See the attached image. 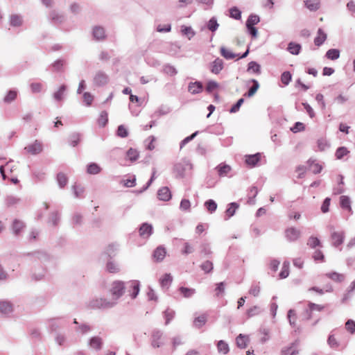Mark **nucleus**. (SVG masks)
<instances>
[{
  "mask_svg": "<svg viewBox=\"0 0 355 355\" xmlns=\"http://www.w3.org/2000/svg\"><path fill=\"white\" fill-rule=\"evenodd\" d=\"M128 291L130 297L135 299L137 297L139 292V282L138 280H130L123 282L121 280L113 281L110 285V293L112 300L118 302L123 293Z\"/></svg>",
  "mask_w": 355,
  "mask_h": 355,
  "instance_id": "nucleus-1",
  "label": "nucleus"
},
{
  "mask_svg": "<svg viewBox=\"0 0 355 355\" xmlns=\"http://www.w3.org/2000/svg\"><path fill=\"white\" fill-rule=\"evenodd\" d=\"M118 302L115 300H107L103 297H96L89 302L88 306L92 309H111L116 306Z\"/></svg>",
  "mask_w": 355,
  "mask_h": 355,
  "instance_id": "nucleus-2",
  "label": "nucleus"
},
{
  "mask_svg": "<svg viewBox=\"0 0 355 355\" xmlns=\"http://www.w3.org/2000/svg\"><path fill=\"white\" fill-rule=\"evenodd\" d=\"M151 345L154 348H158L164 345L163 333L158 329H154L151 336Z\"/></svg>",
  "mask_w": 355,
  "mask_h": 355,
  "instance_id": "nucleus-3",
  "label": "nucleus"
},
{
  "mask_svg": "<svg viewBox=\"0 0 355 355\" xmlns=\"http://www.w3.org/2000/svg\"><path fill=\"white\" fill-rule=\"evenodd\" d=\"M174 170L177 171L180 177H183L185 175L186 171L192 170V164L189 160L183 159L174 166Z\"/></svg>",
  "mask_w": 355,
  "mask_h": 355,
  "instance_id": "nucleus-4",
  "label": "nucleus"
},
{
  "mask_svg": "<svg viewBox=\"0 0 355 355\" xmlns=\"http://www.w3.org/2000/svg\"><path fill=\"white\" fill-rule=\"evenodd\" d=\"M92 34L94 40L96 42H103L106 39L105 30L101 25H95L92 27Z\"/></svg>",
  "mask_w": 355,
  "mask_h": 355,
  "instance_id": "nucleus-5",
  "label": "nucleus"
},
{
  "mask_svg": "<svg viewBox=\"0 0 355 355\" xmlns=\"http://www.w3.org/2000/svg\"><path fill=\"white\" fill-rule=\"evenodd\" d=\"M284 234L286 241L293 242L300 238L301 232L295 227H290L285 230Z\"/></svg>",
  "mask_w": 355,
  "mask_h": 355,
  "instance_id": "nucleus-6",
  "label": "nucleus"
},
{
  "mask_svg": "<svg viewBox=\"0 0 355 355\" xmlns=\"http://www.w3.org/2000/svg\"><path fill=\"white\" fill-rule=\"evenodd\" d=\"M49 18L53 24L60 25L65 21L66 17L64 14L56 10H52L49 15Z\"/></svg>",
  "mask_w": 355,
  "mask_h": 355,
  "instance_id": "nucleus-7",
  "label": "nucleus"
},
{
  "mask_svg": "<svg viewBox=\"0 0 355 355\" xmlns=\"http://www.w3.org/2000/svg\"><path fill=\"white\" fill-rule=\"evenodd\" d=\"M109 81V76L102 71H97L94 76L93 82L96 86H103L107 84Z\"/></svg>",
  "mask_w": 355,
  "mask_h": 355,
  "instance_id": "nucleus-8",
  "label": "nucleus"
},
{
  "mask_svg": "<svg viewBox=\"0 0 355 355\" xmlns=\"http://www.w3.org/2000/svg\"><path fill=\"white\" fill-rule=\"evenodd\" d=\"M24 150L31 155H37L42 152L43 150V145L41 141L39 140H35V141L31 144H28Z\"/></svg>",
  "mask_w": 355,
  "mask_h": 355,
  "instance_id": "nucleus-9",
  "label": "nucleus"
},
{
  "mask_svg": "<svg viewBox=\"0 0 355 355\" xmlns=\"http://www.w3.org/2000/svg\"><path fill=\"white\" fill-rule=\"evenodd\" d=\"M224 67V62L220 58H216L211 63L209 64V70L213 74H220Z\"/></svg>",
  "mask_w": 355,
  "mask_h": 355,
  "instance_id": "nucleus-10",
  "label": "nucleus"
},
{
  "mask_svg": "<svg viewBox=\"0 0 355 355\" xmlns=\"http://www.w3.org/2000/svg\"><path fill=\"white\" fill-rule=\"evenodd\" d=\"M87 345L96 351L101 350L103 345V339L99 336H94L88 340Z\"/></svg>",
  "mask_w": 355,
  "mask_h": 355,
  "instance_id": "nucleus-11",
  "label": "nucleus"
},
{
  "mask_svg": "<svg viewBox=\"0 0 355 355\" xmlns=\"http://www.w3.org/2000/svg\"><path fill=\"white\" fill-rule=\"evenodd\" d=\"M153 232V225L147 223H143L139 228V234L143 239H148Z\"/></svg>",
  "mask_w": 355,
  "mask_h": 355,
  "instance_id": "nucleus-12",
  "label": "nucleus"
},
{
  "mask_svg": "<svg viewBox=\"0 0 355 355\" xmlns=\"http://www.w3.org/2000/svg\"><path fill=\"white\" fill-rule=\"evenodd\" d=\"M13 312V304L6 300H0V313L8 315Z\"/></svg>",
  "mask_w": 355,
  "mask_h": 355,
  "instance_id": "nucleus-13",
  "label": "nucleus"
},
{
  "mask_svg": "<svg viewBox=\"0 0 355 355\" xmlns=\"http://www.w3.org/2000/svg\"><path fill=\"white\" fill-rule=\"evenodd\" d=\"M345 239L344 232H334L331 233V240L333 241V245L336 248L342 245Z\"/></svg>",
  "mask_w": 355,
  "mask_h": 355,
  "instance_id": "nucleus-14",
  "label": "nucleus"
},
{
  "mask_svg": "<svg viewBox=\"0 0 355 355\" xmlns=\"http://www.w3.org/2000/svg\"><path fill=\"white\" fill-rule=\"evenodd\" d=\"M24 24V17L19 14H12L9 17L10 26L17 28L22 26Z\"/></svg>",
  "mask_w": 355,
  "mask_h": 355,
  "instance_id": "nucleus-15",
  "label": "nucleus"
},
{
  "mask_svg": "<svg viewBox=\"0 0 355 355\" xmlns=\"http://www.w3.org/2000/svg\"><path fill=\"white\" fill-rule=\"evenodd\" d=\"M157 198L159 200L166 202L171 200V193L168 187H163L157 191Z\"/></svg>",
  "mask_w": 355,
  "mask_h": 355,
  "instance_id": "nucleus-16",
  "label": "nucleus"
},
{
  "mask_svg": "<svg viewBox=\"0 0 355 355\" xmlns=\"http://www.w3.org/2000/svg\"><path fill=\"white\" fill-rule=\"evenodd\" d=\"M119 250V245L116 243L110 244L107 248L105 249L103 255H105L110 259L114 257L117 254V252Z\"/></svg>",
  "mask_w": 355,
  "mask_h": 355,
  "instance_id": "nucleus-17",
  "label": "nucleus"
},
{
  "mask_svg": "<svg viewBox=\"0 0 355 355\" xmlns=\"http://www.w3.org/2000/svg\"><path fill=\"white\" fill-rule=\"evenodd\" d=\"M203 89V85L200 81L190 82L188 90L191 94H198Z\"/></svg>",
  "mask_w": 355,
  "mask_h": 355,
  "instance_id": "nucleus-18",
  "label": "nucleus"
},
{
  "mask_svg": "<svg viewBox=\"0 0 355 355\" xmlns=\"http://www.w3.org/2000/svg\"><path fill=\"white\" fill-rule=\"evenodd\" d=\"M25 226L26 225L24 221L19 219H15L12 225V230L15 236H17L19 235V234H21L22 230L24 229Z\"/></svg>",
  "mask_w": 355,
  "mask_h": 355,
  "instance_id": "nucleus-19",
  "label": "nucleus"
},
{
  "mask_svg": "<svg viewBox=\"0 0 355 355\" xmlns=\"http://www.w3.org/2000/svg\"><path fill=\"white\" fill-rule=\"evenodd\" d=\"M215 170H216L220 177H226L231 172L232 168L230 165L221 163L215 168Z\"/></svg>",
  "mask_w": 355,
  "mask_h": 355,
  "instance_id": "nucleus-20",
  "label": "nucleus"
},
{
  "mask_svg": "<svg viewBox=\"0 0 355 355\" xmlns=\"http://www.w3.org/2000/svg\"><path fill=\"white\" fill-rule=\"evenodd\" d=\"M26 256L30 258V259H38L40 261H44L49 259L48 254L42 251H35L32 253L27 254Z\"/></svg>",
  "mask_w": 355,
  "mask_h": 355,
  "instance_id": "nucleus-21",
  "label": "nucleus"
},
{
  "mask_svg": "<svg viewBox=\"0 0 355 355\" xmlns=\"http://www.w3.org/2000/svg\"><path fill=\"white\" fill-rule=\"evenodd\" d=\"M239 208V205L235 202H232L227 205V208L225 210V220L230 219V217L233 216L237 210Z\"/></svg>",
  "mask_w": 355,
  "mask_h": 355,
  "instance_id": "nucleus-22",
  "label": "nucleus"
},
{
  "mask_svg": "<svg viewBox=\"0 0 355 355\" xmlns=\"http://www.w3.org/2000/svg\"><path fill=\"white\" fill-rule=\"evenodd\" d=\"M67 86L65 85H62L60 86L59 89L53 94V98L57 102H60L64 98V95L67 91Z\"/></svg>",
  "mask_w": 355,
  "mask_h": 355,
  "instance_id": "nucleus-23",
  "label": "nucleus"
},
{
  "mask_svg": "<svg viewBox=\"0 0 355 355\" xmlns=\"http://www.w3.org/2000/svg\"><path fill=\"white\" fill-rule=\"evenodd\" d=\"M260 157L261 155L259 153L254 155H248L245 156V162L248 166L254 167L258 162L260 161Z\"/></svg>",
  "mask_w": 355,
  "mask_h": 355,
  "instance_id": "nucleus-24",
  "label": "nucleus"
},
{
  "mask_svg": "<svg viewBox=\"0 0 355 355\" xmlns=\"http://www.w3.org/2000/svg\"><path fill=\"white\" fill-rule=\"evenodd\" d=\"M340 206H341L342 209H345L349 211L351 214H353L352 208L351 206V200L348 196H342L340 197Z\"/></svg>",
  "mask_w": 355,
  "mask_h": 355,
  "instance_id": "nucleus-25",
  "label": "nucleus"
},
{
  "mask_svg": "<svg viewBox=\"0 0 355 355\" xmlns=\"http://www.w3.org/2000/svg\"><path fill=\"white\" fill-rule=\"evenodd\" d=\"M287 51L293 55H297L300 53L302 46L299 43L295 42H290L287 45Z\"/></svg>",
  "mask_w": 355,
  "mask_h": 355,
  "instance_id": "nucleus-26",
  "label": "nucleus"
},
{
  "mask_svg": "<svg viewBox=\"0 0 355 355\" xmlns=\"http://www.w3.org/2000/svg\"><path fill=\"white\" fill-rule=\"evenodd\" d=\"M166 256V249L163 246L157 247L153 252V257L156 261H162Z\"/></svg>",
  "mask_w": 355,
  "mask_h": 355,
  "instance_id": "nucleus-27",
  "label": "nucleus"
},
{
  "mask_svg": "<svg viewBox=\"0 0 355 355\" xmlns=\"http://www.w3.org/2000/svg\"><path fill=\"white\" fill-rule=\"evenodd\" d=\"M327 35L325 32L321 28H319L318 31V35L315 38V40H313V42H315V44L318 46H321L323 43L325 42L327 40Z\"/></svg>",
  "mask_w": 355,
  "mask_h": 355,
  "instance_id": "nucleus-28",
  "label": "nucleus"
},
{
  "mask_svg": "<svg viewBox=\"0 0 355 355\" xmlns=\"http://www.w3.org/2000/svg\"><path fill=\"white\" fill-rule=\"evenodd\" d=\"M173 281V277L170 273H165L160 279V284L162 288L168 289Z\"/></svg>",
  "mask_w": 355,
  "mask_h": 355,
  "instance_id": "nucleus-29",
  "label": "nucleus"
},
{
  "mask_svg": "<svg viewBox=\"0 0 355 355\" xmlns=\"http://www.w3.org/2000/svg\"><path fill=\"white\" fill-rule=\"evenodd\" d=\"M17 96V91L15 89L8 91L6 95L3 98V101L6 104L12 103Z\"/></svg>",
  "mask_w": 355,
  "mask_h": 355,
  "instance_id": "nucleus-30",
  "label": "nucleus"
},
{
  "mask_svg": "<svg viewBox=\"0 0 355 355\" xmlns=\"http://www.w3.org/2000/svg\"><path fill=\"white\" fill-rule=\"evenodd\" d=\"M320 0H306L304 1L305 7L311 11L318 10L320 8Z\"/></svg>",
  "mask_w": 355,
  "mask_h": 355,
  "instance_id": "nucleus-31",
  "label": "nucleus"
},
{
  "mask_svg": "<svg viewBox=\"0 0 355 355\" xmlns=\"http://www.w3.org/2000/svg\"><path fill=\"white\" fill-rule=\"evenodd\" d=\"M248 342L249 338L248 336L240 334L236 338V344H237L238 347L241 349L246 348Z\"/></svg>",
  "mask_w": 355,
  "mask_h": 355,
  "instance_id": "nucleus-32",
  "label": "nucleus"
},
{
  "mask_svg": "<svg viewBox=\"0 0 355 355\" xmlns=\"http://www.w3.org/2000/svg\"><path fill=\"white\" fill-rule=\"evenodd\" d=\"M251 82L252 83V86L249 89L248 92L245 93V94H244V96H246L248 98H251L254 96L259 87L258 80L252 79L251 80Z\"/></svg>",
  "mask_w": 355,
  "mask_h": 355,
  "instance_id": "nucleus-33",
  "label": "nucleus"
},
{
  "mask_svg": "<svg viewBox=\"0 0 355 355\" xmlns=\"http://www.w3.org/2000/svg\"><path fill=\"white\" fill-rule=\"evenodd\" d=\"M21 202V200L13 195H9L6 198V204L7 207H14Z\"/></svg>",
  "mask_w": 355,
  "mask_h": 355,
  "instance_id": "nucleus-34",
  "label": "nucleus"
},
{
  "mask_svg": "<svg viewBox=\"0 0 355 355\" xmlns=\"http://www.w3.org/2000/svg\"><path fill=\"white\" fill-rule=\"evenodd\" d=\"M101 171L100 166L94 162L90 163L87 166V173L91 175H96Z\"/></svg>",
  "mask_w": 355,
  "mask_h": 355,
  "instance_id": "nucleus-35",
  "label": "nucleus"
},
{
  "mask_svg": "<svg viewBox=\"0 0 355 355\" xmlns=\"http://www.w3.org/2000/svg\"><path fill=\"white\" fill-rule=\"evenodd\" d=\"M105 269L110 272H118L120 271L119 265L112 260L107 261V265H105Z\"/></svg>",
  "mask_w": 355,
  "mask_h": 355,
  "instance_id": "nucleus-36",
  "label": "nucleus"
},
{
  "mask_svg": "<svg viewBox=\"0 0 355 355\" xmlns=\"http://www.w3.org/2000/svg\"><path fill=\"white\" fill-rule=\"evenodd\" d=\"M179 291L182 297L186 298H189L195 295L196 289L195 288H189L186 287H180L179 288Z\"/></svg>",
  "mask_w": 355,
  "mask_h": 355,
  "instance_id": "nucleus-37",
  "label": "nucleus"
},
{
  "mask_svg": "<svg viewBox=\"0 0 355 355\" xmlns=\"http://www.w3.org/2000/svg\"><path fill=\"white\" fill-rule=\"evenodd\" d=\"M326 276L330 279H332L337 282H343L345 279V276L343 274H340L336 272H328L326 274Z\"/></svg>",
  "mask_w": 355,
  "mask_h": 355,
  "instance_id": "nucleus-38",
  "label": "nucleus"
},
{
  "mask_svg": "<svg viewBox=\"0 0 355 355\" xmlns=\"http://www.w3.org/2000/svg\"><path fill=\"white\" fill-rule=\"evenodd\" d=\"M218 27V24L216 17H212L207 23V28L209 31L214 33Z\"/></svg>",
  "mask_w": 355,
  "mask_h": 355,
  "instance_id": "nucleus-39",
  "label": "nucleus"
},
{
  "mask_svg": "<svg viewBox=\"0 0 355 355\" xmlns=\"http://www.w3.org/2000/svg\"><path fill=\"white\" fill-rule=\"evenodd\" d=\"M308 164L309 166V168L313 173L318 174L320 173L322 170V166L320 164L311 159H309L308 161Z\"/></svg>",
  "mask_w": 355,
  "mask_h": 355,
  "instance_id": "nucleus-40",
  "label": "nucleus"
},
{
  "mask_svg": "<svg viewBox=\"0 0 355 355\" xmlns=\"http://www.w3.org/2000/svg\"><path fill=\"white\" fill-rule=\"evenodd\" d=\"M325 56L329 60H335L339 58L340 51L338 49H329L327 51Z\"/></svg>",
  "mask_w": 355,
  "mask_h": 355,
  "instance_id": "nucleus-41",
  "label": "nucleus"
},
{
  "mask_svg": "<svg viewBox=\"0 0 355 355\" xmlns=\"http://www.w3.org/2000/svg\"><path fill=\"white\" fill-rule=\"evenodd\" d=\"M60 220V215L58 211H53L51 213L49 218L48 223L50 225L57 226Z\"/></svg>",
  "mask_w": 355,
  "mask_h": 355,
  "instance_id": "nucleus-42",
  "label": "nucleus"
},
{
  "mask_svg": "<svg viewBox=\"0 0 355 355\" xmlns=\"http://www.w3.org/2000/svg\"><path fill=\"white\" fill-rule=\"evenodd\" d=\"M290 262L285 261L282 266V271L279 274L281 279H285L289 275Z\"/></svg>",
  "mask_w": 355,
  "mask_h": 355,
  "instance_id": "nucleus-43",
  "label": "nucleus"
},
{
  "mask_svg": "<svg viewBox=\"0 0 355 355\" xmlns=\"http://www.w3.org/2000/svg\"><path fill=\"white\" fill-rule=\"evenodd\" d=\"M206 322H207V315L206 314L200 315L195 318L194 326L199 329L201 327H203L205 324Z\"/></svg>",
  "mask_w": 355,
  "mask_h": 355,
  "instance_id": "nucleus-44",
  "label": "nucleus"
},
{
  "mask_svg": "<svg viewBox=\"0 0 355 355\" xmlns=\"http://www.w3.org/2000/svg\"><path fill=\"white\" fill-rule=\"evenodd\" d=\"M181 33L183 35L187 36L189 40H191L193 35H196V33L193 30H192L191 26H182L181 27Z\"/></svg>",
  "mask_w": 355,
  "mask_h": 355,
  "instance_id": "nucleus-45",
  "label": "nucleus"
},
{
  "mask_svg": "<svg viewBox=\"0 0 355 355\" xmlns=\"http://www.w3.org/2000/svg\"><path fill=\"white\" fill-rule=\"evenodd\" d=\"M217 350L219 353H223L225 354L230 352V347L223 340H220L217 343Z\"/></svg>",
  "mask_w": 355,
  "mask_h": 355,
  "instance_id": "nucleus-46",
  "label": "nucleus"
},
{
  "mask_svg": "<svg viewBox=\"0 0 355 355\" xmlns=\"http://www.w3.org/2000/svg\"><path fill=\"white\" fill-rule=\"evenodd\" d=\"M108 122V114L107 112L103 111L101 112L99 119L97 120V123L100 127L103 128Z\"/></svg>",
  "mask_w": 355,
  "mask_h": 355,
  "instance_id": "nucleus-47",
  "label": "nucleus"
},
{
  "mask_svg": "<svg viewBox=\"0 0 355 355\" xmlns=\"http://www.w3.org/2000/svg\"><path fill=\"white\" fill-rule=\"evenodd\" d=\"M248 71H252V73L259 74L260 73V65L255 61H251L248 64Z\"/></svg>",
  "mask_w": 355,
  "mask_h": 355,
  "instance_id": "nucleus-48",
  "label": "nucleus"
},
{
  "mask_svg": "<svg viewBox=\"0 0 355 355\" xmlns=\"http://www.w3.org/2000/svg\"><path fill=\"white\" fill-rule=\"evenodd\" d=\"M163 72L171 76L178 74V70L173 65L165 64L163 66Z\"/></svg>",
  "mask_w": 355,
  "mask_h": 355,
  "instance_id": "nucleus-49",
  "label": "nucleus"
},
{
  "mask_svg": "<svg viewBox=\"0 0 355 355\" xmlns=\"http://www.w3.org/2000/svg\"><path fill=\"white\" fill-rule=\"evenodd\" d=\"M126 156L131 162H135L139 157V153L136 149L130 148L126 153Z\"/></svg>",
  "mask_w": 355,
  "mask_h": 355,
  "instance_id": "nucleus-50",
  "label": "nucleus"
},
{
  "mask_svg": "<svg viewBox=\"0 0 355 355\" xmlns=\"http://www.w3.org/2000/svg\"><path fill=\"white\" fill-rule=\"evenodd\" d=\"M65 64V61L62 59H58L52 64V68L54 71L60 72L62 70L63 66Z\"/></svg>",
  "mask_w": 355,
  "mask_h": 355,
  "instance_id": "nucleus-51",
  "label": "nucleus"
},
{
  "mask_svg": "<svg viewBox=\"0 0 355 355\" xmlns=\"http://www.w3.org/2000/svg\"><path fill=\"white\" fill-rule=\"evenodd\" d=\"M220 53L223 57H224L227 60H231L234 58H236V54L232 53L231 51L227 49L225 47H221Z\"/></svg>",
  "mask_w": 355,
  "mask_h": 355,
  "instance_id": "nucleus-52",
  "label": "nucleus"
},
{
  "mask_svg": "<svg viewBox=\"0 0 355 355\" xmlns=\"http://www.w3.org/2000/svg\"><path fill=\"white\" fill-rule=\"evenodd\" d=\"M261 313V308L259 306L255 305L254 306H252L251 308H250L248 310L247 315H248V318H252V317H254L255 315L260 314Z\"/></svg>",
  "mask_w": 355,
  "mask_h": 355,
  "instance_id": "nucleus-53",
  "label": "nucleus"
},
{
  "mask_svg": "<svg viewBox=\"0 0 355 355\" xmlns=\"http://www.w3.org/2000/svg\"><path fill=\"white\" fill-rule=\"evenodd\" d=\"M307 245L312 249H315L318 246H321L320 240L315 236H310Z\"/></svg>",
  "mask_w": 355,
  "mask_h": 355,
  "instance_id": "nucleus-54",
  "label": "nucleus"
},
{
  "mask_svg": "<svg viewBox=\"0 0 355 355\" xmlns=\"http://www.w3.org/2000/svg\"><path fill=\"white\" fill-rule=\"evenodd\" d=\"M58 185L60 188L64 187L67 184V177L62 173H59L57 176Z\"/></svg>",
  "mask_w": 355,
  "mask_h": 355,
  "instance_id": "nucleus-55",
  "label": "nucleus"
},
{
  "mask_svg": "<svg viewBox=\"0 0 355 355\" xmlns=\"http://www.w3.org/2000/svg\"><path fill=\"white\" fill-rule=\"evenodd\" d=\"M205 206L209 213H214L217 209V204L213 200L205 201Z\"/></svg>",
  "mask_w": 355,
  "mask_h": 355,
  "instance_id": "nucleus-56",
  "label": "nucleus"
},
{
  "mask_svg": "<svg viewBox=\"0 0 355 355\" xmlns=\"http://www.w3.org/2000/svg\"><path fill=\"white\" fill-rule=\"evenodd\" d=\"M202 270L205 272H211L214 269V265L211 261H206L200 266Z\"/></svg>",
  "mask_w": 355,
  "mask_h": 355,
  "instance_id": "nucleus-57",
  "label": "nucleus"
},
{
  "mask_svg": "<svg viewBox=\"0 0 355 355\" xmlns=\"http://www.w3.org/2000/svg\"><path fill=\"white\" fill-rule=\"evenodd\" d=\"M258 193V189L257 187H252L250 189L249 194L251 195V196H249L248 198V203L250 205H253L255 203L254 198H256L257 195Z\"/></svg>",
  "mask_w": 355,
  "mask_h": 355,
  "instance_id": "nucleus-58",
  "label": "nucleus"
},
{
  "mask_svg": "<svg viewBox=\"0 0 355 355\" xmlns=\"http://www.w3.org/2000/svg\"><path fill=\"white\" fill-rule=\"evenodd\" d=\"M30 87L33 94L40 93L43 89V85L40 82H33L31 84Z\"/></svg>",
  "mask_w": 355,
  "mask_h": 355,
  "instance_id": "nucleus-59",
  "label": "nucleus"
},
{
  "mask_svg": "<svg viewBox=\"0 0 355 355\" xmlns=\"http://www.w3.org/2000/svg\"><path fill=\"white\" fill-rule=\"evenodd\" d=\"M73 190L75 198H80L83 197V193L85 192L84 187L81 186L74 185L73 186Z\"/></svg>",
  "mask_w": 355,
  "mask_h": 355,
  "instance_id": "nucleus-60",
  "label": "nucleus"
},
{
  "mask_svg": "<svg viewBox=\"0 0 355 355\" xmlns=\"http://www.w3.org/2000/svg\"><path fill=\"white\" fill-rule=\"evenodd\" d=\"M259 22V17L257 15H251L248 17L246 21V26H255Z\"/></svg>",
  "mask_w": 355,
  "mask_h": 355,
  "instance_id": "nucleus-61",
  "label": "nucleus"
},
{
  "mask_svg": "<svg viewBox=\"0 0 355 355\" xmlns=\"http://www.w3.org/2000/svg\"><path fill=\"white\" fill-rule=\"evenodd\" d=\"M291 79L292 75L289 71H285L281 76V80L284 85H288Z\"/></svg>",
  "mask_w": 355,
  "mask_h": 355,
  "instance_id": "nucleus-62",
  "label": "nucleus"
},
{
  "mask_svg": "<svg viewBox=\"0 0 355 355\" xmlns=\"http://www.w3.org/2000/svg\"><path fill=\"white\" fill-rule=\"evenodd\" d=\"M349 151L345 146H341L337 148L336 151V157L338 159H340L345 155H347Z\"/></svg>",
  "mask_w": 355,
  "mask_h": 355,
  "instance_id": "nucleus-63",
  "label": "nucleus"
},
{
  "mask_svg": "<svg viewBox=\"0 0 355 355\" xmlns=\"http://www.w3.org/2000/svg\"><path fill=\"white\" fill-rule=\"evenodd\" d=\"M230 17L235 19H240L241 17V12L236 7H233L230 10Z\"/></svg>",
  "mask_w": 355,
  "mask_h": 355,
  "instance_id": "nucleus-64",
  "label": "nucleus"
}]
</instances>
